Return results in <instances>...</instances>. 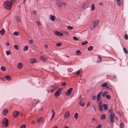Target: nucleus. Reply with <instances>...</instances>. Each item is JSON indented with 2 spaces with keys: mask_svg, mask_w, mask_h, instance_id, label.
<instances>
[{
  "mask_svg": "<svg viewBox=\"0 0 128 128\" xmlns=\"http://www.w3.org/2000/svg\"><path fill=\"white\" fill-rule=\"evenodd\" d=\"M3 5L4 7L8 10H10L12 8L11 4L10 2L8 1L4 2Z\"/></svg>",
  "mask_w": 128,
  "mask_h": 128,
  "instance_id": "nucleus-1",
  "label": "nucleus"
},
{
  "mask_svg": "<svg viewBox=\"0 0 128 128\" xmlns=\"http://www.w3.org/2000/svg\"><path fill=\"white\" fill-rule=\"evenodd\" d=\"M8 120L6 118H4L2 120V122L3 125L6 127L8 126Z\"/></svg>",
  "mask_w": 128,
  "mask_h": 128,
  "instance_id": "nucleus-2",
  "label": "nucleus"
},
{
  "mask_svg": "<svg viewBox=\"0 0 128 128\" xmlns=\"http://www.w3.org/2000/svg\"><path fill=\"white\" fill-rule=\"evenodd\" d=\"M62 90V89L61 88L58 89L57 90L55 93L54 96L56 97L59 96L61 93Z\"/></svg>",
  "mask_w": 128,
  "mask_h": 128,
  "instance_id": "nucleus-3",
  "label": "nucleus"
},
{
  "mask_svg": "<svg viewBox=\"0 0 128 128\" xmlns=\"http://www.w3.org/2000/svg\"><path fill=\"white\" fill-rule=\"evenodd\" d=\"M114 114H111L110 115V122L113 123L114 122Z\"/></svg>",
  "mask_w": 128,
  "mask_h": 128,
  "instance_id": "nucleus-4",
  "label": "nucleus"
},
{
  "mask_svg": "<svg viewBox=\"0 0 128 128\" xmlns=\"http://www.w3.org/2000/svg\"><path fill=\"white\" fill-rule=\"evenodd\" d=\"M70 112L69 111H67L64 115V118L66 119L70 116Z\"/></svg>",
  "mask_w": 128,
  "mask_h": 128,
  "instance_id": "nucleus-5",
  "label": "nucleus"
},
{
  "mask_svg": "<svg viewBox=\"0 0 128 128\" xmlns=\"http://www.w3.org/2000/svg\"><path fill=\"white\" fill-rule=\"evenodd\" d=\"M56 3L58 6L60 7H61L62 6V4H63V2H61L60 0H56Z\"/></svg>",
  "mask_w": 128,
  "mask_h": 128,
  "instance_id": "nucleus-6",
  "label": "nucleus"
},
{
  "mask_svg": "<svg viewBox=\"0 0 128 128\" xmlns=\"http://www.w3.org/2000/svg\"><path fill=\"white\" fill-rule=\"evenodd\" d=\"M72 88H70L68 89L66 93V95L68 96L70 94L71 92L72 91Z\"/></svg>",
  "mask_w": 128,
  "mask_h": 128,
  "instance_id": "nucleus-7",
  "label": "nucleus"
},
{
  "mask_svg": "<svg viewBox=\"0 0 128 128\" xmlns=\"http://www.w3.org/2000/svg\"><path fill=\"white\" fill-rule=\"evenodd\" d=\"M8 112V110L7 109H4L3 112H2V114L3 115L5 116L7 114Z\"/></svg>",
  "mask_w": 128,
  "mask_h": 128,
  "instance_id": "nucleus-8",
  "label": "nucleus"
},
{
  "mask_svg": "<svg viewBox=\"0 0 128 128\" xmlns=\"http://www.w3.org/2000/svg\"><path fill=\"white\" fill-rule=\"evenodd\" d=\"M102 94V92H101L98 94L97 96V100L98 101H99L100 100V99L101 98L100 96Z\"/></svg>",
  "mask_w": 128,
  "mask_h": 128,
  "instance_id": "nucleus-9",
  "label": "nucleus"
},
{
  "mask_svg": "<svg viewBox=\"0 0 128 128\" xmlns=\"http://www.w3.org/2000/svg\"><path fill=\"white\" fill-rule=\"evenodd\" d=\"M99 22V21L98 20H96L95 21L94 24V28H95L97 26Z\"/></svg>",
  "mask_w": 128,
  "mask_h": 128,
  "instance_id": "nucleus-10",
  "label": "nucleus"
},
{
  "mask_svg": "<svg viewBox=\"0 0 128 128\" xmlns=\"http://www.w3.org/2000/svg\"><path fill=\"white\" fill-rule=\"evenodd\" d=\"M50 18L52 21H54L55 20V18L54 16L50 15Z\"/></svg>",
  "mask_w": 128,
  "mask_h": 128,
  "instance_id": "nucleus-11",
  "label": "nucleus"
},
{
  "mask_svg": "<svg viewBox=\"0 0 128 128\" xmlns=\"http://www.w3.org/2000/svg\"><path fill=\"white\" fill-rule=\"evenodd\" d=\"M43 120V118H42L38 119L37 120V122L39 124H40L42 122Z\"/></svg>",
  "mask_w": 128,
  "mask_h": 128,
  "instance_id": "nucleus-12",
  "label": "nucleus"
},
{
  "mask_svg": "<svg viewBox=\"0 0 128 128\" xmlns=\"http://www.w3.org/2000/svg\"><path fill=\"white\" fill-rule=\"evenodd\" d=\"M23 66V65L22 64L21 62H20L18 63V64L17 65L19 69H20L22 68V67Z\"/></svg>",
  "mask_w": 128,
  "mask_h": 128,
  "instance_id": "nucleus-13",
  "label": "nucleus"
},
{
  "mask_svg": "<svg viewBox=\"0 0 128 128\" xmlns=\"http://www.w3.org/2000/svg\"><path fill=\"white\" fill-rule=\"evenodd\" d=\"M54 33L56 34L58 36H62L63 35V34L62 33H60L58 31H55Z\"/></svg>",
  "mask_w": 128,
  "mask_h": 128,
  "instance_id": "nucleus-14",
  "label": "nucleus"
},
{
  "mask_svg": "<svg viewBox=\"0 0 128 128\" xmlns=\"http://www.w3.org/2000/svg\"><path fill=\"white\" fill-rule=\"evenodd\" d=\"M4 78L6 80L9 81L11 79L10 76L8 75L5 76Z\"/></svg>",
  "mask_w": 128,
  "mask_h": 128,
  "instance_id": "nucleus-15",
  "label": "nucleus"
},
{
  "mask_svg": "<svg viewBox=\"0 0 128 128\" xmlns=\"http://www.w3.org/2000/svg\"><path fill=\"white\" fill-rule=\"evenodd\" d=\"M5 33L4 30L2 29L0 31V34L2 36Z\"/></svg>",
  "mask_w": 128,
  "mask_h": 128,
  "instance_id": "nucleus-16",
  "label": "nucleus"
},
{
  "mask_svg": "<svg viewBox=\"0 0 128 128\" xmlns=\"http://www.w3.org/2000/svg\"><path fill=\"white\" fill-rule=\"evenodd\" d=\"M41 59L44 61H45L47 60V58L45 57L41 56L40 58Z\"/></svg>",
  "mask_w": 128,
  "mask_h": 128,
  "instance_id": "nucleus-17",
  "label": "nucleus"
},
{
  "mask_svg": "<svg viewBox=\"0 0 128 128\" xmlns=\"http://www.w3.org/2000/svg\"><path fill=\"white\" fill-rule=\"evenodd\" d=\"M93 48V47L92 46H89L88 49V51H90L92 50Z\"/></svg>",
  "mask_w": 128,
  "mask_h": 128,
  "instance_id": "nucleus-18",
  "label": "nucleus"
},
{
  "mask_svg": "<svg viewBox=\"0 0 128 128\" xmlns=\"http://www.w3.org/2000/svg\"><path fill=\"white\" fill-rule=\"evenodd\" d=\"M30 61L31 63L33 64L36 62V60L35 59H32L30 60Z\"/></svg>",
  "mask_w": 128,
  "mask_h": 128,
  "instance_id": "nucleus-19",
  "label": "nucleus"
},
{
  "mask_svg": "<svg viewBox=\"0 0 128 128\" xmlns=\"http://www.w3.org/2000/svg\"><path fill=\"white\" fill-rule=\"evenodd\" d=\"M1 70L3 71H4L6 70V68L4 66H2L1 67Z\"/></svg>",
  "mask_w": 128,
  "mask_h": 128,
  "instance_id": "nucleus-20",
  "label": "nucleus"
},
{
  "mask_svg": "<svg viewBox=\"0 0 128 128\" xmlns=\"http://www.w3.org/2000/svg\"><path fill=\"white\" fill-rule=\"evenodd\" d=\"M80 105L82 106H83L84 105V102L80 100Z\"/></svg>",
  "mask_w": 128,
  "mask_h": 128,
  "instance_id": "nucleus-21",
  "label": "nucleus"
},
{
  "mask_svg": "<svg viewBox=\"0 0 128 128\" xmlns=\"http://www.w3.org/2000/svg\"><path fill=\"white\" fill-rule=\"evenodd\" d=\"M103 106L104 109L105 110H106L108 108V107L107 106V105L106 104H104Z\"/></svg>",
  "mask_w": 128,
  "mask_h": 128,
  "instance_id": "nucleus-22",
  "label": "nucleus"
},
{
  "mask_svg": "<svg viewBox=\"0 0 128 128\" xmlns=\"http://www.w3.org/2000/svg\"><path fill=\"white\" fill-rule=\"evenodd\" d=\"M99 110L100 111H102L103 110V106L102 105L100 104L99 105Z\"/></svg>",
  "mask_w": 128,
  "mask_h": 128,
  "instance_id": "nucleus-23",
  "label": "nucleus"
},
{
  "mask_svg": "<svg viewBox=\"0 0 128 128\" xmlns=\"http://www.w3.org/2000/svg\"><path fill=\"white\" fill-rule=\"evenodd\" d=\"M95 9V7L94 4H92L91 6V10H94Z\"/></svg>",
  "mask_w": 128,
  "mask_h": 128,
  "instance_id": "nucleus-24",
  "label": "nucleus"
},
{
  "mask_svg": "<svg viewBox=\"0 0 128 128\" xmlns=\"http://www.w3.org/2000/svg\"><path fill=\"white\" fill-rule=\"evenodd\" d=\"M28 46H25L24 48V51H26L28 50Z\"/></svg>",
  "mask_w": 128,
  "mask_h": 128,
  "instance_id": "nucleus-25",
  "label": "nucleus"
},
{
  "mask_svg": "<svg viewBox=\"0 0 128 128\" xmlns=\"http://www.w3.org/2000/svg\"><path fill=\"white\" fill-rule=\"evenodd\" d=\"M82 8L83 9H84L87 8V6H86V4H84L82 6Z\"/></svg>",
  "mask_w": 128,
  "mask_h": 128,
  "instance_id": "nucleus-26",
  "label": "nucleus"
},
{
  "mask_svg": "<svg viewBox=\"0 0 128 128\" xmlns=\"http://www.w3.org/2000/svg\"><path fill=\"white\" fill-rule=\"evenodd\" d=\"M88 43V42L86 41L82 42V45H84L87 44Z\"/></svg>",
  "mask_w": 128,
  "mask_h": 128,
  "instance_id": "nucleus-27",
  "label": "nucleus"
},
{
  "mask_svg": "<svg viewBox=\"0 0 128 128\" xmlns=\"http://www.w3.org/2000/svg\"><path fill=\"white\" fill-rule=\"evenodd\" d=\"M120 128H123L124 127V124L122 122H121L120 125Z\"/></svg>",
  "mask_w": 128,
  "mask_h": 128,
  "instance_id": "nucleus-28",
  "label": "nucleus"
},
{
  "mask_svg": "<svg viewBox=\"0 0 128 128\" xmlns=\"http://www.w3.org/2000/svg\"><path fill=\"white\" fill-rule=\"evenodd\" d=\"M106 118V116L104 114H103L100 117V119H104L105 118Z\"/></svg>",
  "mask_w": 128,
  "mask_h": 128,
  "instance_id": "nucleus-29",
  "label": "nucleus"
},
{
  "mask_svg": "<svg viewBox=\"0 0 128 128\" xmlns=\"http://www.w3.org/2000/svg\"><path fill=\"white\" fill-rule=\"evenodd\" d=\"M116 0L117 2V4L119 6H120L121 3L120 2V0Z\"/></svg>",
  "mask_w": 128,
  "mask_h": 128,
  "instance_id": "nucleus-30",
  "label": "nucleus"
},
{
  "mask_svg": "<svg viewBox=\"0 0 128 128\" xmlns=\"http://www.w3.org/2000/svg\"><path fill=\"white\" fill-rule=\"evenodd\" d=\"M13 117L14 118L16 117V112L15 111H14L13 113Z\"/></svg>",
  "mask_w": 128,
  "mask_h": 128,
  "instance_id": "nucleus-31",
  "label": "nucleus"
},
{
  "mask_svg": "<svg viewBox=\"0 0 128 128\" xmlns=\"http://www.w3.org/2000/svg\"><path fill=\"white\" fill-rule=\"evenodd\" d=\"M101 60V58L100 57V56H98L97 61L98 62H100Z\"/></svg>",
  "mask_w": 128,
  "mask_h": 128,
  "instance_id": "nucleus-32",
  "label": "nucleus"
},
{
  "mask_svg": "<svg viewBox=\"0 0 128 128\" xmlns=\"http://www.w3.org/2000/svg\"><path fill=\"white\" fill-rule=\"evenodd\" d=\"M6 54L7 55H8L10 54L11 52L9 50H7L6 52Z\"/></svg>",
  "mask_w": 128,
  "mask_h": 128,
  "instance_id": "nucleus-33",
  "label": "nucleus"
},
{
  "mask_svg": "<svg viewBox=\"0 0 128 128\" xmlns=\"http://www.w3.org/2000/svg\"><path fill=\"white\" fill-rule=\"evenodd\" d=\"M67 28L68 29L72 30L73 29V28L72 26H67Z\"/></svg>",
  "mask_w": 128,
  "mask_h": 128,
  "instance_id": "nucleus-34",
  "label": "nucleus"
},
{
  "mask_svg": "<svg viewBox=\"0 0 128 128\" xmlns=\"http://www.w3.org/2000/svg\"><path fill=\"white\" fill-rule=\"evenodd\" d=\"M107 85V84L106 82H105L102 84V87H105Z\"/></svg>",
  "mask_w": 128,
  "mask_h": 128,
  "instance_id": "nucleus-35",
  "label": "nucleus"
},
{
  "mask_svg": "<svg viewBox=\"0 0 128 128\" xmlns=\"http://www.w3.org/2000/svg\"><path fill=\"white\" fill-rule=\"evenodd\" d=\"M62 32L64 34H65L66 35H68V32L65 30H63L62 31Z\"/></svg>",
  "mask_w": 128,
  "mask_h": 128,
  "instance_id": "nucleus-36",
  "label": "nucleus"
},
{
  "mask_svg": "<svg viewBox=\"0 0 128 128\" xmlns=\"http://www.w3.org/2000/svg\"><path fill=\"white\" fill-rule=\"evenodd\" d=\"M74 117L76 119H77V118H78V113H76L75 114L74 116Z\"/></svg>",
  "mask_w": 128,
  "mask_h": 128,
  "instance_id": "nucleus-37",
  "label": "nucleus"
},
{
  "mask_svg": "<svg viewBox=\"0 0 128 128\" xmlns=\"http://www.w3.org/2000/svg\"><path fill=\"white\" fill-rule=\"evenodd\" d=\"M26 125L25 124H24L22 125L20 127V128H26Z\"/></svg>",
  "mask_w": 128,
  "mask_h": 128,
  "instance_id": "nucleus-38",
  "label": "nucleus"
},
{
  "mask_svg": "<svg viewBox=\"0 0 128 128\" xmlns=\"http://www.w3.org/2000/svg\"><path fill=\"white\" fill-rule=\"evenodd\" d=\"M76 54L78 55H80L81 54V52L79 50H78L76 52Z\"/></svg>",
  "mask_w": 128,
  "mask_h": 128,
  "instance_id": "nucleus-39",
  "label": "nucleus"
},
{
  "mask_svg": "<svg viewBox=\"0 0 128 128\" xmlns=\"http://www.w3.org/2000/svg\"><path fill=\"white\" fill-rule=\"evenodd\" d=\"M124 38L126 40H127L128 38V36L127 34H125L124 35Z\"/></svg>",
  "mask_w": 128,
  "mask_h": 128,
  "instance_id": "nucleus-40",
  "label": "nucleus"
},
{
  "mask_svg": "<svg viewBox=\"0 0 128 128\" xmlns=\"http://www.w3.org/2000/svg\"><path fill=\"white\" fill-rule=\"evenodd\" d=\"M73 38L75 40H78V38L75 36H74L73 37Z\"/></svg>",
  "mask_w": 128,
  "mask_h": 128,
  "instance_id": "nucleus-41",
  "label": "nucleus"
},
{
  "mask_svg": "<svg viewBox=\"0 0 128 128\" xmlns=\"http://www.w3.org/2000/svg\"><path fill=\"white\" fill-rule=\"evenodd\" d=\"M16 20L18 22H19L20 21V19L19 17L16 16Z\"/></svg>",
  "mask_w": 128,
  "mask_h": 128,
  "instance_id": "nucleus-42",
  "label": "nucleus"
},
{
  "mask_svg": "<svg viewBox=\"0 0 128 128\" xmlns=\"http://www.w3.org/2000/svg\"><path fill=\"white\" fill-rule=\"evenodd\" d=\"M106 97L108 99H110V95H106Z\"/></svg>",
  "mask_w": 128,
  "mask_h": 128,
  "instance_id": "nucleus-43",
  "label": "nucleus"
},
{
  "mask_svg": "<svg viewBox=\"0 0 128 128\" xmlns=\"http://www.w3.org/2000/svg\"><path fill=\"white\" fill-rule=\"evenodd\" d=\"M61 45H62V44L61 43H58L56 44V46H60Z\"/></svg>",
  "mask_w": 128,
  "mask_h": 128,
  "instance_id": "nucleus-44",
  "label": "nucleus"
},
{
  "mask_svg": "<svg viewBox=\"0 0 128 128\" xmlns=\"http://www.w3.org/2000/svg\"><path fill=\"white\" fill-rule=\"evenodd\" d=\"M66 84V82H63L61 83V85L62 86H65Z\"/></svg>",
  "mask_w": 128,
  "mask_h": 128,
  "instance_id": "nucleus-45",
  "label": "nucleus"
},
{
  "mask_svg": "<svg viewBox=\"0 0 128 128\" xmlns=\"http://www.w3.org/2000/svg\"><path fill=\"white\" fill-rule=\"evenodd\" d=\"M124 52L125 53H128V51H127V50H126V48L124 47Z\"/></svg>",
  "mask_w": 128,
  "mask_h": 128,
  "instance_id": "nucleus-46",
  "label": "nucleus"
},
{
  "mask_svg": "<svg viewBox=\"0 0 128 128\" xmlns=\"http://www.w3.org/2000/svg\"><path fill=\"white\" fill-rule=\"evenodd\" d=\"M29 42L30 43V44H33V40H30L29 41Z\"/></svg>",
  "mask_w": 128,
  "mask_h": 128,
  "instance_id": "nucleus-47",
  "label": "nucleus"
},
{
  "mask_svg": "<svg viewBox=\"0 0 128 128\" xmlns=\"http://www.w3.org/2000/svg\"><path fill=\"white\" fill-rule=\"evenodd\" d=\"M52 112L53 114L52 115V116H54L55 114V112H54V111L53 110H52Z\"/></svg>",
  "mask_w": 128,
  "mask_h": 128,
  "instance_id": "nucleus-48",
  "label": "nucleus"
},
{
  "mask_svg": "<svg viewBox=\"0 0 128 128\" xmlns=\"http://www.w3.org/2000/svg\"><path fill=\"white\" fill-rule=\"evenodd\" d=\"M36 23L38 26H39L41 24L40 22L39 21H37L36 22Z\"/></svg>",
  "mask_w": 128,
  "mask_h": 128,
  "instance_id": "nucleus-49",
  "label": "nucleus"
},
{
  "mask_svg": "<svg viewBox=\"0 0 128 128\" xmlns=\"http://www.w3.org/2000/svg\"><path fill=\"white\" fill-rule=\"evenodd\" d=\"M102 126L101 124H99L97 126L96 128H100Z\"/></svg>",
  "mask_w": 128,
  "mask_h": 128,
  "instance_id": "nucleus-50",
  "label": "nucleus"
},
{
  "mask_svg": "<svg viewBox=\"0 0 128 128\" xmlns=\"http://www.w3.org/2000/svg\"><path fill=\"white\" fill-rule=\"evenodd\" d=\"M80 72L79 71H78L76 72V75H78L80 74Z\"/></svg>",
  "mask_w": 128,
  "mask_h": 128,
  "instance_id": "nucleus-51",
  "label": "nucleus"
},
{
  "mask_svg": "<svg viewBox=\"0 0 128 128\" xmlns=\"http://www.w3.org/2000/svg\"><path fill=\"white\" fill-rule=\"evenodd\" d=\"M10 0L12 4L14 3L16 1V0Z\"/></svg>",
  "mask_w": 128,
  "mask_h": 128,
  "instance_id": "nucleus-52",
  "label": "nucleus"
},
{
  "mask_svg": "<svg viewBox=\"0 0 128 128\" xmlns=\"http://www.w3.org/2000/svg\"><path fill=\"white\" fill-rule=\"evenodd\" d=\"M90 105V102H88V103L87 105V106L88 107V106H89Z\"/></svg>",
  "mask_w": 128,
  "mask_h": 128,
  "instance_id": "nucleus-53",
  "label": "nucleus"
},
{
  "mask_svg": "<svg viewBox=\"0 0 128 128\" xmlns=\"http://www.w3.org/2000/svg\"><path fill=\"white\" fill-rule=\"evenodd\" d=\"M5 44L6 46H8L9 45V43L8 42H7L5 43Z\"/></svg>",
  "mask_w": 128,
  "mask_h": 128,
  "instance_id": "nucleus-54",
  "label": "nucleus"
},
{
  "mask_svg": "<svg viewBox=\"0 0 128 128\" xmlns=\"http://www.w3.org/2000/svg\"><path fill=\"white\" fill-rule=\"evenodd\" d=\"M92 99L93 100H94L96 98V96H92Z\"/></svg>",
  "mask_w": 128,
  "mask_h": 128,
  "instance_id": "nucleus-55",
  "label": "nucleus"
},
{
  "mask_svg": "<svg viewBox=\"0 0 128 128\" xmlns=\"http://www.w3.org/2000/svg\"><path fill=\"white\" fill-rule=\"evenodd\" d=\"M0 80L3 81H4L5 80L4 79L2 78H0Z\"/></svg>",
  "mask_w": 128,
  "mask_h": 128,
  "instance_id": "nucleus-56",
  "label": "nucleus"
},
{
  "mask_svg": "<svg viewBox=\"0 0 128 128\" xmlns=\"http://www.w3.org/2000/svg\"><path fill=\"white\" fill-rule=\"evenodd\" d=\"M99 5L100 6H103L104 5L103 4L102 2H100L99 3Z\"/></svg>",
  "mask_w": 128,
  "mask_h": 128,
  "instance_id": "nucleus-57",
  "label": "nucleus"
},
{
  "mask_svg": "<svg viewBox=\"0 0 128 128\" xmlns=\"http://www.w3.org/2000/svg\"><path fill=\"white\" fill-rule=\"evenodd\" d=\"M56 88L54 89H52L51 90V92H53L56 90Z\"/></svg>",
  "mask_w": 128,
  "mask_h": 128,
  "instance_id": "nucleus-58",
  "label": "nucleus"
},
{
  "mask_svg": "<svg viewBox=\"0 0 128 128\" xmlns=\"http://www.w3.org/2000/svg\"><path fill=\"white\" fill-rule=\"evenodd\" d=\"M19 112H18V111H16V118L17 117V116H18V115L19 114Z\"/></svg>",
  "mask_w": 128,
  "mask_h": 128,
  "instance_id": "nucleus-59",
  "label": "nucleus"
},
{
  "mask_svg": "<svg viewBox=\"0 0 128 128\" xmlns=\"http://www.w3.org/2000/svg\"><path fill=\"white\" fill-rule=\"evenodd\" d=\"M33 12V13L34 14H36V11H33L32 12Z\"/></svg>",
  "mask_w": 128,
  "mask_h": 128,
  "instance_id": "nucleus-60",
  "label": "nucleus"
},
{
  "mask_svg": "<svg viewBox=\"0 0 128 128\" xmlns=\"http://www.w3.org/2000/svg\"><path fill=\"white\" fill-rule=\"evenodd\" d=\"M54 116H52L51 118L50 119V120H51L52 119V118H54Z\"/></svg>",
  "mask_w": 128,
  "mask_h": 128,
  "instance_id": "nucleus-61",
  "label": "nucleus"
},
{
  "mask_svg": "<svg viewBox=\"0 0 128 128\" xmlns=\"http://www.w3.org/2000/svg\"><path fill=\"white\" fill-rule=\"evenodd\" d=\"M113 77L114 78V79H116V76H113Z\"/></svg>",
  "mask_w": 128,
  "mask_h": 128,
  "instance_id": "nucleus-62",
  "label": "nucleus"
},
{
  "mask_svg": "<svg viewBox=\"0 0 128 128\" xmlns=\"http://www.w3.org/2000/svg\"><path fill=\"white\" fill-rule=\"evenodd\" d=\"M19 34V33L18 32H16V36Z\"/></svg>",
  "mask_w": 128,
  "mask_h": 128,
  "instance_id": "nucleus-63",
  "label": "nucleus"
},
{
  "mask_svg": "<svg viewBox=\"0 0 128 128\" xmlns=\"http://www.w3.org/2000/svg\"><path fill=\"white\" fill-rule=\"evenodd\" d=\"M68 128V126H65L64 128Z\"/></svg>",
  "mask_w": 128,
  "mask_h": 128,
  "instance_id": "nucleus-64",
  "label": "nucleus"
}]
</instances>
